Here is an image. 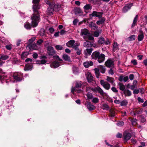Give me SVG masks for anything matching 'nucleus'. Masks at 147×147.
Returning <instances> with one entry per match:
<instances>
[{"label": "nucleus", "mask_w": 147, "mask_h": 147, "mask_svg": "<svg viewBox=\"0 0 147 147\" xmlns=\"http://www.w3.org/2000/svg\"><path fill=\"white\" fill-rule=\"evenodd\" d=\"M60 65L59 63L56 61L53 62L51 65V66L52 68H56L58 67Z\"/></svg>", "instance_id": "412c9836"}, {"label": "nucleus", "mask_w": 147, "mask_h": 147, "mask_svg": "<svg viewBox=\"0 0 147 147\" xmlns=\"http://www.w3.org/2000/svg\"><path fill=\"white\" fill-rule=\"evenodd\" d=\"M29 53L28 52H24L21 55V57L22 59H23L26 57Z\"/></svg>", "instance_id": "37998d69"}, {"label": "nucleus", "mask_w": 147, "mask_h": 147, "mask_svg": "<svg viewBox=\"0 0 147 147\" xmlns=\"http://www.w3.org/2000/svg\"><path fill=\"white\" fill-rule=\"evenodd\" d=\"M45 31L43 29H41L39 31V34L41 36H43L45 35Z\"/></svg>", "instance_id": "ea45409f"}, {"label": "nucleus", "mask_w": 147, "mask_h": 147, "mask_svg": "<svg viewBox=\"0 0 147 147\" xmlns=\"http://www.w3.org/2000/svg\"><path fill=\"white\" fill-rule=\"evenodd\" d=\"M84 11L87 13V11L91 10L92 9V6L90 4H87L84 7Z\"/></svg>", "instance_id": "4be33fe9"}, {"label": "nucleus", "mask_w": 147, "mask_h": 147, "mask_svg": "<svg viewBox=\"0 0 147 147\" xmlns=\"http://www.w3.org/2000/svg\"><path fill=\"white\" fill-rule=\"evenodd\" d=\"M92 99V102L94 103H98L99 101V99L98 98L94 97Z\"/></svg>", "instance_id": "de8ad7c7"}, {"label": "nucleus", "mask_w": 147, "mask_h": 147, "mask_svg": "<svg viewBox=\"0 0 147 147\" xmlns=\"http://www.w3.org/2000/svg\"><path fill=\"white\" fill-rule=\"evenodd\" d=\"M137 120L136 119H132L131 121V122L132 125L134 126H135L137 124Z\"/></svg>", "instance_id": "603ef678"}, {"label": "nucleus", "mask_w": 147, "mask_h": 147, "mask_svg": "<svg viewBox=\"0 0 147 147\" xmlns=\"http://www.w3.org/2000/svg\"><path fill=\"white\" fill-rule=\"evenodd\" d=\"M123 136L125 140H129L131 136V134L129 133H124Z\"/></svg>", "instance_id": "6ab92c4d"}, {"label": "nucleus", "mask_w": 147, "mask_h": 147, "mask_svg": "<svg viewBox=\"0 0 147 147\" xmlns=\"http://www.w3.org/2000/svg\"><path fill=\"white\" fill-rule=\"evenodd\" d=\"M91 57L92 59H97L99 63L103 62L105 59V56L103 54H100L97 51H94L92 54Z\"/></svg>", "instance_id": "f03ea898"}, {"label": "nucleus", "mask_w": 147, "mask_h": 147, "mask_svg": "<svg viewBox=\"0 0 147 147\" xmlns=\"http://www.w3.org/2000/svg\"><path fill=\"white\" fill-rule=\"evenodd\" d=\"M24 27L27 29H30L31 28V25L28 22H26L24 24Z\"/></svg>", "instance_id": "2f4dec72"}, {"label": "nucleus", "mask_w": 147, "mask_h": 147, "mask_svg": "<svg viewBox=\"0 0 147 147\" xmlns=\"http://www.w3.org/2000/svg\"><path fill=\"white\" fill-rule=\"evenodd\" d=\"M134 78V76L133 74H131L129 76V78L130 80H133Z\"/></svg>", "instance_id": "774afa93"}, {"label": "nucleus", "mask_w": 147, "mask_h": 147, "mask_svg": "<svg viewBox=\"0 0 147 147\" xmlns=\"http://www.w3.org/2000/svg\"><path fill=\"white\" fill-rule=\"evenodd\" d=\"M108 73L109 74L113 75L114 73L113 70L112 69H110L108 71Z\"/></svg>", "instance_id": "0e129e2a"}, {"label": "nucleus", "mask_w": 147, "mask_h": 147, "mask_svg": "<svg viewBox=\"0 0 147 147\" xmlns=\"http://www.w3.org/2000/svg\"><path fill=\"white\" fill-rule=\"evenodd\" d=\"M84 46L86 48L91 47H92V44L90 42L86 41L84 43Z\"/></svg>", "instance_id": "cd10ccee"}, {"label": "nucleus", "mask_w": 147, "mask_h": 147, "mask_svg": "<svg viewBox=\"0 0 147 147\" xmlns=\"http://www.w3.org/2000/svg\"><path fill=\"white\" fill-rule=\"evenodd\" d=\"M103 13L100 12H97L96 11H93L92 13L90 14V16L96 17L98 18H101L103 14Z\"/></svg>", "instance_id": "6e6552de"}, {"label": "nucleus", "mask_w": 147, "mask_h": 147, "mask_svg": "<svg viewBox=\"0 0 147 147\" xmlns=\"http://www.w3.org/2000/svg\"><path fill=\"white\" fill-rule=\"evenodd\" d=\"M143 110V108L139 109L138 110H136V113L137 114H141L142 113Z\"/></svg>", "instance_id": "3c124183"}, {"label": "nucleus", "mask_w": 147, "mask_h": 147, "mask_svg": "<svg viewBox=\"0 0 147 147\" xmlns=\"http://www.w3.org/2000/svg\"><path fill=\"white\" fill-rule=\"evenodd\" d=\"M106 80L112 84H113L114 81V79L113 78L107 76Z\"/></svg>", "instance_id": "c9c22d12"}, {"label": "nucleus", "mask_w": 147, "mask_h": 147, "mask_svg": "<svg viewBox=\"0 0 147 147\" xmlns=\"http://www.w3.org/2000/svg\"><path fill=\"white\" fill-rule=\"evenodd\" d=\"M73 71L74 74H77L78 73V69L76 67H74L73 68Z\"/></svg>", "instance_id": "6e6d98bb"}, {"label": "nucleus", "mask_w": 147, "mask_h": 147, "mask_svg": "<svg viewBox=\"0 0 147 147\" xmlns=\"http://www.w3.org/2000/svg\"><path fill=\"white\" fill-rule=\"evenodd\" d=\"M62 57L63 59L66 61H70V58L69 56L66 54H64L63 55Z\"/></svg>", "instance_id": "a878e982"}, {"label": "nucleus", "mask_w": 147, "mask_h": 147, "mask_svg": "<svg viewBox=\"0 0 147 147\" xmlns=\"http://www.w3.org/2000/svg\"><path fill=\"white\" fill-rule=\"evenodd\" d=\"M46 3L49 5V7L52 6H55L56 5L53 2H50L48 0H44Z\"/></svg>", "instance_id": "c85d7f7f"}, {"label": "nucleus", "mask_w": 147, "mask_h": 147, "mask_svg": "<svg viewBox=\"0 0 147 147\" xmlns=\"http://www.w3.org/2000/svg\"><path fill=\"white\" fill-rule=\"evenodd\" d=\"M124 92L125 95L128 96H130L131 94V92L127 89L125 90Z\"/></svg>", "instance_id": "4c0bfd02"}, {"label": "nucleus", "mask_w": 147, "mask_h": 147, "mask_svg": "<svg viewBox=\"0 0 147 147\" xmlns=\"http://www.w3.org/2000/svg\"><path fill=\"white\" fill-rule=\"evenodd\" d=\"M32 66L31 65L27 64L25 65V67L24 68V69L25 71L29 70L31 69H32Z\"/></svg>", "instance_id": "79ce46f5"}, {"label": "nucleus", "mask_w": 147, "mask_h": 147, "mask_svg": "<svg viewBox=\"0 0 147 147\" xmlns=\"http://www.w3.org/2000/svg\"><path fill=\"white\" fill-rule=\"evenodd\" d=\"M105 20L104 18H102L101 19L99 20L96 22V24L98 25L102 24L104 23Z\"/></svg>", "instance_id": "473e14b6"}, {"label": "nucleus", "mask_w": 147, "mask_h": 147, "mask_svg": "<svg viewBox=\"0 0 147 147\" xmlns=\"http://www.w3.org/2000/svg\"><path fill=\"white\" fill-rule=\"evenodd\" d=\"M86 75V78L88 82H90L93 81V77L90 73L88 72L87 73Z\"/></svg>", "instance_id": "dca6fc26"}, {"label": "nucleus", "mask_w": 147, "mask_h": 147, "mask_svg": "<svg viewBox=\"0 0 147 147\" xmlns=\"http://www.w3.org/2000/svg\"><path fill=\"white\" fill-rule=\"evenodd\" d=\"M67 46L69 47L74 48L76 46H78L79 44L77 43H75V41L72 40H69L66 43Z\"/></svg>", "instance_id": "0eeeda50"}, {"label": "nucleus", "mask_w": 147, "mask_h": 147, "mask_svg": "<svg viewBox=\"0 0 147 147\" xmlns=\"http://www.w3.org/2000/svg\"><path fill=\"white\" fill-rule=\"evenodd\" d=\"M102 108L104 110H108L109 108L108 105L104 104L102 106Z\"/></svg>", "instance_id": "c03bdc74"}, {"label": "nucleus", "mask_w": 147, "mask_h": 147, "mask_svg": "<svg viewBox=\"0 0 147 147\" xmlns=\"http://www.w3.org/2000/svg\"><path fill=\"white\" fill-rule=\"evenodd\" d=\"M114 61L111 59H108L105 63L106 66L108 67H113L114 66Z\"/></svg>", "instance_id": "9b49d317"}, {"label": "nucleus", "mask_w": 147, "mask_h": 147, "mask_svg": "<svg viewBox=\"0 0 147 147\" xmlns=\"http://www.w3.org/2000/svg\"><path fill=\"white\" fill-rule=\"evenodd\" d=\"M93 65V62L91 61H86L84 63V65L86 68H88L90 66H92Z\"/></svg>", "instance_id": "5701e85b"}, {"label": "nucleus", "mask_w": 147, "mask_h": 147, "mask_svg": "<svg viewBox=\"0 0 147 147\" xmlns=\"http://www.w3.org/2000/svg\"><path fill=\"white\" fill-rule=\"evenodd\" d=\"M55 49L57 50H61L63 49V47L62 46L57 45L55 46Z\"/></svg>", "instance_id": "a18cd8bd"}, {"label": "nucleus", "mask_w": 147, "mask_h": 147, "mask_svg": "<svg viewBox=\"0 0 147 147\" xmlns=\"http://www.w3.org/2000/svg\"><path fill=\"white\" fill-rule=\"evenodd\" d=\"M40 0H33L32 2L34 4H39Z\"/></svg>", "instance_id": "bf43d9fd"}, {"label": "nucleus", "mask_w": 147, "mask_h": 147, "mask_svg": "<svg viewBox=\"0 0 147 147\" xmlns=\"http://www.w3.org/2000/svg\"><path fill=\"white\" fill-rule=\"evenodd\" d=\"M53 6L49 7L47 11V15H51L53 14L54 11Z\"/></svg>", "instance_id": "f3484780"}, {"label": "nucleus", "mask_w": 147, "mask_h": 147, "mask_svg": "<svg viewBox=\"0 0 147 147\" xmlns=\"http://www.w3.org/2000/svg\"><path fill=\"white\" fill-rule=\"evenodd\" d=\"M37 62H38V64H44L46 63L47 61L46 60L44 59L41 61L38 60L37 61Z\"/></svg>", "instance_id": "49530a36"}, {"label": "nucleus", "mask_w": 147, "mask_h": 147, "mask_svg": "<svg viewBox=\"0 0 147 147\" xmlns=\"http://www.w3.org/2000/svg\"><path fill=\"white\" fill-rule=\"evenodd\" d=\"M138 100L139 102L142 103L144 102V100L142 98H141L140 97H138Z\"/></svg>", "instance_id": "338daca9"}, {"label": "nucleus", "mask_w": 147, "mask_h": 147, "mask_svg": "<svg viewBox=\"0 0 147 147\" xmlns=\"http://www.w3.org/2000/svg\"><path fill=\"white\" fill-rule=\"evenodd\" d=\"M9 57V56L7 55H2L0 56V66L1 65L3 62L1 61V59L3 60H6Z\"/></svg>", "instance_id": "aec40b11"}, {"label": "nucleus", "mask_w": 147, "mask_h": 147, "mask_svg": "<svg viewBox=\"0 0 147 147\" xmlns=\"http://www.w3.org/2000/svg\"><path fill=\"white\" fill-rule=\"evenodd\" d=\"M35 39L36 37H35L32 38L31 39L29 40L28 42V43L29 44H31L35 40Z\"/></svg>", "instance_id": "864d4df0"}, {"label": "nucleus", "mask_w": 147, "mask_h": 147, "mask_svg": "<svg viewBox=\"0 0 147 147\" xmlns=\"http://www.w3.org/2000/svg\"><path fill=\"white\" fill-rule=\"evenodd\" d=\"M53 57V58H55V59H56L60 61H63V60L61 59V58H60L59 56L58 55H55V56H54Z\"/></svg>", "instance_id": "4d7b16f0"}, {"label": "nucleus", "mask_w": 147, "mask_h": 147, "mask_svg": "<svg viewBox=\"0 0 147 147\" xmlns=\"http://www.w3.org/2000/svg\"><path fill=\"white\" fill-rule=\"evenodd\" d=\"M127 102L126 100H123L120 102V105L121 106H125L127 104Z\"/></svg>", "instance_id": "09e8293b"}, {"label": "nucleus", "mask_w": 147, "mask_h": 147, "mask_svg": "<svg viewBox=\"0 0 147 147\" xmlns=\"http://www.w3.org/2000/svg\"><path fill=\"white\" fill-rule=\"evenodd\" d=\"M47 49L48 51V54L49 55L53 56L55 54V51L53 47L49 46Z\"/></svg>", "instance_id": "ddd939ff"}, {"label": "nucleus", "mask_w": 147, "mask_h": 147, "mask_svg": "<svg viewBox=\"0 0 147 147\" xmlns=\"http://www.w3.org/2000/svg\"><path fill=\"white\" fill-rule=\"evenodd\" d=\"M101 32L100 31H96L94 32V36L96 37H98L100 33Z\"/></svg>", "instance_id": "8fccbe9b"}, {"label": "nucleus", "mask_w": 147, "mask_h": 147, "mask_svg": "<svg viewBox=\"0 0 147 147\" xmlns=\"http://www.w3.org/2000/svg\"><path fill=\"white\" fill-rule=\"evenodd\" d=\"M138 19V15H137L135 16V18H134V19L132 24V25H131L132 27H134L135 26V25L136 24V23Z\"/></svg>", "instance_id": "7c9ffc66"}, {"label": "nucleus", "mask_w": 147, "mask_h": 147, "mask_svg": "<svg viewBox=\"0 0 147 147\" xmlns=\"http://www.w3.org/2000/svg\"><path fill=\"white\" fill-rule=\"evenodd\" d=\"M140 120L141 122L142 123H144L146 120V119L144 117V116L141 117Z\"/></svg>", "instance_id": "680f3d73"}, {"label": "nucleus", "mask_w": 147, "mask_h": 147, "mask_svg": "<svg viewBox=\"0 0 147 147\" xmlns=\"http://www.w3.org/2000/svg\"><path fill=\"white\" fill-rule=\"evenodd\" d=\"M98 69L99 70V71H100L102 73L104 74L105 73V68L102 65H100L98 67Z\"/></svg>", "instance_id": "c756f323"}, {"label": "nucleus", "mask_w": 147, "mask_h": 147, "mask_svg": "<svg viewBox=\"0 0 147 147\" xmlns=\"http://www.w3.org/2000/svg\"><path fill=\"white\" fill-rule=\"evenodd\" d=\"M92 91L95 92L96 91L98 92L101 95H104V92L103 90L99 86H97L95 88H92Z\"/></svg>", "instance_id": "f8f14e48"}, {"label": "nucleus", "mask_w": 147, "mask_h": 147, "mask_svg": "<svg viewBox=\"0 0 147 147\" xmlns=\"http://www.w3.org/2000/svg\"><path fill=\"white\" fill-rule=\"evenodd\" d=\"M98 42L100 45L105 44L106 45H107L110 43V42L108 39H107L105 40L104 38L100 37L98 39Z\"/></svg>", "instance_id": "423d86ee"}, {"label": "nucleus", "mask_w": 147, "mask_h": 147, "mask_svg": "<svg viewBox=\"0 0 147 147\" xmlns=\"http://www.w3.org/2000/svg\"><path fill=\"white\" fill-rule=\"evenodd\" d=\"M101 85L106 90H109L110 88V85L107 82H105L103 80L100 81Z\"/></svg>", "instance_id": "1a4fd4ad"}, {"label": "nucleus", "mask_w": 147, "mask_h": 147, "mask_svg": "<svg viewBox=\"0 0 147 147\" xmlns=\"http://www.w3.org/2000/svg\"><path fill=\"white\" fill-rule=\"evenodd\" d=\"M118 48L119 47L117 43L116 42H114L113 46V51L115 52L119 50Z\"/></svg>", "instance_id": "bb28decb"}, {"label": "nucleus", "mask_w": 147, "mask_h": 147, "mask_svg": "<svg viewBox=\"0 0 147 147\" xmlns=\"http://www.w3.org/2000/svg\"><path fill=\"white\" fill-rule=\"evenodd\" d=\"M119 86L120 89L122 91L125 90V86L121 83H119L118 84Z\"/></svg>", "instance_id": "a19ab883"}, {"label": "nucleus", "mask_w": 147, "mask_h": 147, "mask_svg": "<svg viewBox=\"0 0 147 147\" xmlns=\"http://www.w3.org/2000/svg\"><path fill=\"white\" fill-rule=\"evenodd\" d=\"M139 32V33L138 36V40L139 41H141L144 38V33L142 30H140Z\"/></svg>", "instance_id": "a211bd4d"}, {"label": "nucleus", "mask_w": 147, "mask_h": 147, "mask_svg": "<svg viewBox=\"0 0 147 147\" xmlns=\"http://www.w3.org/2000/svg\"><path fill=\"white\" fill-rule=\"evenodd\" d=\"M86 95L87 97L86 100L91 99L93 98V96L90 92H88L86 94Z\"/></svg>", "instance_id": "e433bc0d"}, {"label": "nucleus", "mask_w": 147, "mask_h": 147, "mask_svg": "<svg viewBox=\"0 0 147 147\" xmlns=\"http://www.w3.org/2000/svg\"><path fill=\"white\" fill-rule=\"evenodd\" d=\"M94 88H92L91 87H86V91L87 92H90L91 90L92 91V89Z\"/></svg>", "instance_id": "e2e57ef3"}, {"label": "nucleus", "mask_w": 147, "mask_h": 147, "mask_svg": "<svg viewBox=\"0 0 147 147\" xmlns=\"http://www.w3.org/2000/svg\"><path fill=\"white\" fill-rule=\"evenodd\" d=\"M76 86L74 88L72 87L71 89V92L74 95V92H76L77 93H80L82 92V90L81 89H78V88H80L82 86L81 81H76Z\"/></svg>", "instance_id": "20e7f679"}, {"label": "nucleus", "mask_w": 147, "mask_h": 147, "mask_svg": "<svg viewBox=\"0 0 147 147\" xmlns=\"http://www.w3.org/2000/svg\"><path fill=\"white\" fill-rule=\"evenodd\" d=\"M94 70L95 71L96 76L97 78H98L99 77V70L98 68H95L94 69Z\"/></svg>", "instance_id": "58836bf2"}, {"label": "nucleus", "mask_w": 147, "mask_h": 147, "mask_svg": "<svg viewBox=\"0 0 147 147\" xmlns=\"http://www.w3.org/2000/svg\"><path fill=\"white\" fill-rule=\"evenodd\" d=\"M32 8L34 13L31 17V22L32 26L35 27L37 26L39 22L40 15L38 10L40 8V6L39 5L34 4Z\"/></svg>", "instance_id": "f257e3e1"}, {"label": "nucleus", "mask_w": 147, "mask_h": 147, "mask_svg": "<svg viewBox=\"0 0 147 147\" xmlns=\"http://www.w3.org/2000/svg\"><path fill=\"white\" fill-rule=\"evenodd\" d=\"M131 63H133L134 65H136L137 64V62L134 59L132 60H131Z\"/></svg>", "instance_id": "69168bd1"}, {"label": "nucleus", "mask_w": 147, "mask_h": 147, "mask_svg": "<svg viewBox=\"0 0 147 147\" xmlns=\"http://www.w3.org/2000/svg\"><path fill=\"white\" fill-rule=\"evenodd\" d=\"M75 14L78 16H84V15H83V12L82 10L79 8H75L74 10Z\"/></svg>", "instance_id": "9d476101"}, {"label": "nucleus", "mask_w": 147, "mask_h": 147, "mask_svg": "<svg viewBox=\"0 0 147 147\" xmlns=\"http://www.w3.org/2000/svg\"><path fill=\"white\" fill-rule=\"evenodd\" d=\"M132 5V3L126 4L123 8V12L124 13L126 12L128 10L130 9Z\"/></svg>", "instance_id": "4468645a"}, {"label": "nucleus", "mask_w": 147, "mask_h": 147, "mask_svg": "<svg viewBox=\"0 0 147 147\" xmlns=\"http://www.w3.org/2000/svg\"><path fill=\"white\" fill-rule=\"evenodd\" d=\"M129 38L130 41L134 40L135 39V35H131L129 37Z\"/></svg>", "instance_id": "5fc2aeb1"}, {"label": "nucleus", "mask_w": 147, "mask_h": 147, "mask_svg": "<svg viewBox=\"0 0 147 147\" xmlns=\"http://www.w3.org/2000/svg\"><path fill=\"white\" fill-rule=\"evenodd\" d=\"M80 35L83 36V38L86 40H93L94 39V37L91 35L89 31L87 29H81Z\"/></svg>", "instance_id": "7ed1b4c3"}, {"label": "nucleus", "mask_w": 147, "mask_h": 147, "mask_svg": "<svg viewBox=\"0 0 147 147\" xmlns=\"http://www.w3.org/2000/svg\"><path fill=\"white\" fill-rule=\"evenodd\" d=\"M13 77L16 81L20 82L23 79V74L20 72H15L13 74Z\"/></svg>", "instance_id": "39448f33"}, {"label": "nucleus", "mask_w": 147, "mask_h": 147, "mask_svg": "<svg viewBox=\"0 0 147 147\" xmlns=\"http://www.w3.org/2000/svg\"><path fill=\"white\" fill-rule=\"evenodd\" d=\"M78 46H76L74 49L76 51V53L78 55H80L81 54V50L79 49L78 47Z\"/></svg>", "instance_id": "f704fd0d"}, {"label": "nucleus", "mask_w": 147, "mask_h": 147, "mask_svg": "<svg viewBox=\"0 0 147 147\" xmlns=\"http://www.w3.org/2000/svg\"><path fill=\"white\" fill-rule=\"evenodd\" d=\"M124 123L123 121H119L117 122V125L120 126H122L124 125Z\"/></svg>", "instance_id": "052dcab7"}, {"label": "nucleus", "mask_w": 147, "mask_h": 147, "mask_svg": "<svg viewBox=\"0 0 147 147\" xmlns=\"http://www.w3.org/2000/svg\"><path fill=\"white\" fill-rule=\"evenodd\" d=\"M43 42V40L41 39H39L36 43L37 45H40Z\"/></svg>", "instance_id": "13d9d810"}, {"label": "nucleus", "mask_w": 147, "mask_h": 147, "mask_svg": "<svg viewBox=\"0 0 147 147\" xmlns=\"http://www.w3.org/2000/svg\"><path fill=\"white\" fill-rule=\"evenodd\" d=\"M30 49L31 50H36L37 48V46L35 44H33L31 45H29Z\"/></svg>", "instance_id": "72a5a7b5"}, {"label": "nucleus", "mask_w": 147, "mask_h": 147, "mask_svg": "<svg viewBox=\"0 0 147 147\" xmlns=\"http://www.w3.org/2000/svg\"><path fill=\"white\" fill-rule=\"evenodd\" d=\"M92 51V49H87L84 51V53L86 56L90 55H91Z\"/></svg>", "instance_id": "b1692460"}, {"label": "nucleus", "mask_w": 147, "mask_h": 147, "mask_svg": "<svg viewBox=\"0 0 147 147\" xmlns=\"http://www.w3.org/2000/svg\"><path fill=\"white\" fill-rule=\"evenodd\" d=\"M89 27L92 29L96 30L98 29V27L96 26L95 24L93 22H90L89 25Z\"/></svg>", "instance_id": "393cba45"}, {"label": "nucleus", "mask_w": 147, "mask_h": 147, "mask_svg": "<svg viewBox=\"0 0 147 147\" xmlns=\"http://www.w3.org/2000/svg\"><path fill=\"white\" fill-rule=\"evenodd\" d=\"M86 105L88 109L90 111H92L94 110L96 108L95 106L91 104V103L89 102H87L86 103Z\"/></svg>", "instance_id": "2eb2a0df"}]
</instances>
